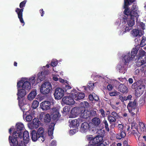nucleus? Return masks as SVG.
Instances as JSON below:
<instances>
[{
	"mask_svg": "<svg viewBox=\"0 0 146 146\" xmlns=\"http://www.w3.org/2000/svg\"><path fill=\"white\" fill-rule=\"evenodd\" d=\"M110 112L109 110H107L106 112V115H110Z\"/></svg>",
	"mask_w": 146,
	"mask_h": 146,
	"instance_id": "774afa93",
	"label": "nucleus"
},
{
	"mask_svg": "<svg viewBox=\"0 0 146 146\" xmlns=\"http://www.w3.org/2000/svg\"><path fill=\"white\" fill-rule=\"evenodd\" d=\"M112 108L113 109H115V110H116L117 109L118 107H116L114 105H112L111 106Z\"/></svg>",
	"mask_w": 146,
	"mask_h": 146,
	"instance_id": "338daca9",
	"label": "nucleus"
},
{
	"mask_svg": "<svg viewBox=\"0 0 146 146\" xmlns=\"http://www.w3.org/2000/svg\"><path fill=\"white\" fill-rule=\"evenodd\" d=\"M119 134L122 138H124L126 135V134L125 131L123 130L120 131Z\"/></svg>",
	"mask_w": 146,
	"mask_h": 146,
	"instance_id": "de8ad7c7",
	"label": "nucleus"
},
{
	"mask_svg": "<svg viewBox=\"0 0 146 146\" xmlns=\"http://www.w3.org/2000/svg\"><path fill=\"white\" fill-rule=\"evenodd\" d=\"M62 101L64 104L69 105H73L75 102L72 97L68 96L64 97L62 99Z\"/></svg>",
	"mask_w": 146,
	"mask_h": 146,
	"instance_id": "f3484780",
	"label": "nucleus"
},
{
	"mask_svg": "<svg viewBox=\"0 0 146 146\" xmlns=\"http://www.w3.org/2000/svg\"><path fill=\"white\" fill-rule=\"evenodd\" d=\"M15 129L13 127H11L9 130V133L11 134V131H14V130Z\"/></svg>",
	"mask_w": 146,
	"mask_h": 146,
	"instance_id": "680f3d73",
	"label": "nucleus"
},
{
	"mask_svg": "<svg viewBox=\"0 0 146 146\" xmlns=\"http://www.w3.org/2000/svg\"><path fill=\"white\" fill-rule=\"evenodd\" d=\"M139 127L140 131L144 132L146 130L145 124L142 122H140L139 123Z\"/></svg>",
	"mask_w": 146,
	"mask_h": 146,
	"instance_id": "2f4dec72",
	"label": "nucleus"
},
{
	"mask_svg": "<svg viewBox=\"0 0 146 146\" xmlns=\"http://www.w3.org/2000/svg\"><path fill=\"white\" fill-rule=\"evenodd\" d=\"M89 100L91 101H92L94 100V95L92 94H90L88 96Z\"/></svg>",
	"mask_w": 146,
	"mask_h": 146,
	"instance_id": "6e6d98bb",
	"label": "nucleus"
},
{
	"mask_svg": "<svg viewBox=\"0 0 146 146\" xmlns=\"http://www.w3.org/2000/svg\"><path fill=\"white\" fill-rule=\"evenodd\" d=\"M113 87L111 84H109L107 86V89L109 90H111L112 89Z\"/></svg>",
	"mask_w": 146,
	"mask_h": 146,
	"instance_id": "4d7b16f0",
	"label": "nucleus"
},
{
	"mask_svg": "<svg viewBox=\"0 0 146 146\" xmlns=\"http://www.w3.org/2000/svg\"><path fill=\"white\" fill-rule=\"evenodd\" d=\"M99 111L101 114V115L103 117H105V111L103 109L101 108L99 110Z\"/></svg>",
	"mask_w": 146,
	"mask_h": 146,
	"instance_id": "09e8293b",
	"label": "nucleus"
},
{
	"mask_svg": "<svg viewBox=\"0 0 146 146\" xmlns=\"http://www.w3.org/2000/svg\"><path fill=\"white\" fill-rule=\"evenodd\" d=\"M128 81L130 84H131L133 82V80L131 78H129L128 80Z\"/></svg>",
	"mask_w": 146,
	"mask_h": 146,
	"instance_id": "e2e57ef3",
	"label": "nucleus"
},
{
	"mask_svg": "<svg viewBox=\"0 0 146 146\" xmlns=\"http://www.w3.org/2000/svg\"><path fill=\"white\" fill-rule=\"evenodd\" d=\"M56 142L55 140H52L51 142L50 146H56Z\"/></svg>",
	"mask_w": 146,
	"mask_h": 146,
	"instance_id": "5fc2aeb1",
	"label": "nucleus"
},
{
	"mask_svg": "<svg viewBox=\"0 0 146 146\" xmlns=\"http://www.w3.org/2000/svg\"><path fill=\"white\" fill-rule=\"evenodd\" d=\"M64 89L65 90L66 92L68 94L72 95V93L74 92V90L75 89H73L72 90H71L72 87L69 85H65L64 87Z\"/></svg>",
	"mask_w": 146,
	"mask_h": 146,
	"instance_id": "7c9ffc66",
	"label": "nucleus"
},
{
	"mask_svg": "<svg viewBox=\"0 0 146 146\" xmlns=\"http://www.w3.org/2000/svg\"><path fill=\"white\" fill-rule=\"evenodd\" d=\"M16 130L13 132L16 133L23 137L22 133L24 131L25 127L23 124L21 123H18L16 125Z\"/></svg>",
	"mask_w": 146,
	"mask_h": 146,
	"instance_id": "dca6fc26",
	"label": "nucleus"
},
{
	"mask_svg": "<svg viewBox=\"0 0 146 146\" xmlns=\"http://www.w3.org/2000/svg\"><path fill=\"white\" fill-rule=\"evenodd\" d=\"M90 128L89 124L87 122H84L81 124L80 131L81 132L84 133L87 131Z\"/></svg>",
	"mask_w": 146,
	"mask_h": 146,
	"instance_id": "4be33fe9",
	"label": "nucleus"
},
{
	"mask_svg": "<svg viewBox=\"0 0 146 146\" xmlns=\"http://www.w3.org/2000/svg\"><path fill=\"white\" fill-rule=\"evenodd\" d=\"M83 87L84 88V92H88V90L90 91L92 90L94 87V83H89L88 85V86H83Z\"/></svg>",
	"mask_w": 146,
	"mask_h": 146,
	"instance_id": "473e14b6",
	"label": "nucleus"
},
{
	"mask_svg": "<svg viewBox=\"0 0 146 146\" xmlns=\"http://www.w3.org/2000/svg\"><path fill=\"white\" fill-rule=\"evenodd\" d=\"M40 13H41V16H43L44 14V12L42 9H40Z\"/></svg>",
	"mask_w": 146,
	"mask_h": 146,
	"instance_id": "052dcab7",
	"label": "nucleus"
},
{
	"mask_svg": "<svg viewBox=\"0 0 146 146\" xmlns=\"http://www.w3.org/2000/svg\"><path fill=\"white\" fill-rule=\"evenodd\" d=\"M94 138L92 140L93 143L97 144H102L103 141L104 135L101 134Z\"/></svg>",
	"mask_w": 146,
	"mask_h": 146,
	"instance_id": "412c9836",
	"label": "nucleus"
},
{
	"mask_svg": "<svg viewBox=\"0 0 146 146\" xmlns=\"http://www.w3.org/2000/svg\"><path fill=\"white\" fill-rule=\"evenodd\" d=\"M33 118V117L32 114L28 115L26 116V120L27 121H30L32 120Z\"/></svg>",
	"mask_w": 146,
	"mask_h": 146,
	"instance_id": "c03bdc74",
	"label": "nucleus"
},
{
	"mask_svg": "<svg viewBox=\"0 0 146 146\" xmlns=\"http://www.w3.org/2000/svg\"><path fill=\"white\" fill-rule=\"evenodd\" d=\"M70 110V108L69 106H66L64 107L62 111V113H65V114H67L69 113V111Z\"/></svg>",
	"mask_w": 146,
	"mask_h": 146,
	"instance_id": "4c0bfd02",
	"label": "nucleus"
},
{
	"mask_svg": "<svg viewBox=\"0 0 146 146\" xmlns=\"http://www.w3.org/2000/svg\"><path fill=\"white\" fill-rule=\"evenodd\" d=\"M145 24L143 22L139 23L137 25V28L139 30H141L143 32V31L145 29Z\"/></svg>",
	"mask_w": 146,
	"mask_h": 146,
	"instance_id": "c9c22d12",
	"label": "nucleus"
},
{
	"mask_svg": "<svg viewBox=\"0 0 146 146\" xmlns=\"http://www.w3.org/2000/svg\"><path fill=\"white\" fill-rule=\"evenodd\" d=\"M146 52L142 49L139 50L138 54L136 56L135 60H137V63L139 66L146 63Z\"/></svg>",
	"mask_w": 146,
	"mask_h": 146,
	"instance_id": "0eeeda50",
	"label": "nucleus"
},
{
	"mask_svg": "<svg viewBox=\"0 0 146 146\" xmlns=\"http://www.w3.org/2000/svg\"><path fill=\"white\" fill-rule=\"evenodd\" d=\"M88 113L90 115V117H94L97 116L96 111L94 110H91L89 111Z\"/></svg>",
	"mask_w": 146,
	"mask_h": 146,
	"instance_id": "ea45409f",
	"label": "nucleus"
},
{
	"mask_svg": "<svg viewBox=\"0 0 146 146\" xmlns=\"http://www.w3.org/2000/svg\"><path fill=\"white\" fill-rule=\"evenodd\" d=\"M139 48V46H135V47L132 49L131 51V54L130 52L126 54L123 57L125 62H129L131 60L135 61L136 56Z\"/></svg>",
	"mask_w": 146,
	"mask_h": 146,
	"instance_id": "20e7f679",
	"label": "nucleus"
},
{
	"mask_svg": "<svg viewBox=\"0 0 146 146\" xmlns=\"http://www.w3.org/2000/svg\"><path fill=\"white\" fill-rule=\"evenodd\" d=\"M23 141L24 143L25 144L27 143L30 139L29 133L27 131H24L22 133Z\"/></svg>",
	"mask_w": 146,
	"mask_h": 146,
	"instance_id": "b1692460",
	"label": "nucleus"
},
{
	"mask_svg": "<svg viewBox=\"0 0 146 146\" xmlns=\"http://www.w3.org/2000/svg\"><path fill=\"white\" fill-rule=\"evenodd\" d=\"M83 104L84 106L83 108H87L89 106V104L86 101L84 102Z\"/></svg>",
	"mask_w": 146,
	"mask_h": 146,
	"instance_id": "3c124183",
	"label": "nucleus"
},
{
	"mask_svg": "<svg viewBox=\"0 0 146 146\" xmlns=\"http://www.w3.org/2000/svg\"><path fill=\"white\" fill-rule=\"evenodd\" d=\"M80 111L77 107H74L71 110V113L72 117H76L80 113Z\"/></svg>",
	"mask_w": 146,
	"mask_h": 146,
	"instance_id": "c85d7f7f",
	"label": "nucleus"
},
{
	"mask_svg": "<svg viewBox=\"0 0 146 146\" xmlns=\"http://www.w3.org/2000/svg\"><path fill=\"white\" fill-rule=\"evenodd\" d=\"M53 80L55 81H57L58 80V78L56 76H54L53 77Z\"/></svg>",
	"mask_w": 146,
	"mask_h": 146,
	"instance_id": "69168bd1",
	"label": "nucleus"
},
{
	"mask_svg": "<svg viewBox=\"0 0 146 146\" xmlns=\"http://www.w3.org/2000/svg\"><path fill=\"white\" fill-rule=\"evenodd\" d=\"M74 92L72 93V96L76 101H79L83 99L85 97V94L78 92L76 90H74Z\"/></svg>",
	"mask_w": 146,
	"mask_h": 146,
	"instance_id": "9b49d317",
	"label": "nucleus"
},
{
	"mask_svg": "<svg viewBox=\"0 0 146 146\" xmlns=\"http://www.w3.org/2000/svg\"><path fill=\"white\" fill-rule=\"evenodd\" d=\"M119 93L117 92V91L112 92L110 93V95L111 96H115L119 95Z\"/></svg>",
	"mask_w": 146,
	"mask_h": 146,
	"instance_id": "49530a36",
	"label": "nucleus"
},
{
	"mask_svg": "<svg viewBox=\"0 0 146 146\" xmlns=\"http://www.w3.org/2000/svg\"><path fill=\"white\" fill-rule=\"evenodd\" d=\"M64 90L60 88H56L55 90L54 95L55 98L57 100H60L64 96Z\"/></svg>",
	"mask_w": 146,
	"mask_h": 146,
	"instance_id": "9d476101",
	"label": "nucleus"
},
{
	"mask_svg": "<svg viewBox=\"0 0 146 146\" xmlns=\"http://www.w3.org/2000/svg\"><path fill=\"white\" fill-rule=\"evenodd\" d=\"M69 121V122L72 123V127H78L79 125V122L76 119H74L73 120H71V121Z\"/></svg>",
	"mask_w": 146,
	"mask_h": 146,
	"instance_id": "72a5a7b5",
	"label": "nucleus"
},
{
	"mask_svg": "<svg viewBox=\"0 0 146 146\" xmlns=\"http://www.w3.org/2000/svg\"><path fill=\"white\" fill-rule=\"evenodd\" d=\"M26 2L27 1L26 0L21 2L19 5V7L21 9L17 8L15 10V12L18 15V18L19 19L20 22L21 23L23 24V26H24L25 24L23 18V12L24 10V8H23L25 7Z\"/></svg>",
	"mask_w": 146,
	"mask_h": 146,
	"instance_id": "6e6552de",
	"label": "nucleus"
},
{
	"mask_svg": "<svg viewBox=\"0 0 146 146\" xmlns=\"http://www.w3.org/2000/svg\"><path fill=\"white\" fill-rule=\"evenodd\" d=\"M36 90L35 89L33 90L28 95V98L29 100H32L36 96Z\"/></svg>",
	"mask_w": 146,
	"mask_h": 146,
	"instance_id": "c756f323",
	"label": "nucleus"
},
{
	"mask_svg": "<svg viewBox=\"0 0 146 146\" xmlns=\"http://www.w3.org/2000/svg\"><path fill=\"white\" fill-rule=\"evenodd\" d=\"M57 64V62L56 61H52L51 63V65L53 66H56Z\"/></svg>",
	"mask_w": 146,
	"mask_h": 146,
	"instance_id": "864d4df0",
	"label": "nucleus"
},
{
	"mask_svg": "<svg viewBox=\"0 0 146 146\" xmlns=\"http://www.w3.org/2000/svg\"><path fill=\"white\" fill-rule=\"evenodd\" d=\"M51 114V116L52 119L56 121L58 120L61 116L58 110L56 108L52 109Z\"/></svg>",
	"mask_w": 146,
	"mask_h": 146,
	"instance_id": "4468645a",
	"label": "nucleus"
},
{
	"mask_svg": "<svg viewBox=\"0 0 146 146\" xmlns=\"http://www.w3.org/2000/svg\"><path fill=\"white\" fill-rule=\"evenodd\" d=\"M80 117L85 119H87L88 117H90V115L88 113L89 111L86 110L85 108L83 107L81 108H80Z\"/></svg>",
	"mask_w": 146,
	"mask_h": 146,
	"instance_id": "aec40b11",
	"label": "nucleus"
},
{
	"mask_svg": "<svg viewBox=\"0 0 146 146\" xmlns=\"http://www.w3.org/2000/svg\"><path fill=\"white\" fill-rule=\"evenodd\" d=\"M97 144H95V143H93L92 142V143H90L89 144V146H96Z\"/></svg>",
	"mask_w": 146,
	"mask_h": 146,
	"instance_id": "0e129e2a",
	"label": "nucleus"
},
{
	"mask_svg": "<svg viewBox=\"0 0 146 146\" xmlns=\"http://www.w3.org/2000/svg\"><path fill=\"white\" fill-rule=\"evenodd\" d=\"M36 131L35 130H33L31 133V137L32 140L35 141L37 140L38 141V136Z\"/></svg>",
	"mask_w": 146,
	"mask_h": 146,
	"instance_id": "cd10ccee",
	"label": "nucleus"
},
{
	"mask_svg": "<svg viewBox=\"0 0 146 146\" xmlns=\"http://www.w3.org/2000/svg\"><path fill=\"white\" fill-rule=\"evenodd\" d=\"M119 90L121 92L125 93L128 92V88L124 84H121L118 87Z\"/></svg>",
	"mask_w": 146,
	"mask_h": 146,
	"instance_id": "bb28decb",
	"label": "nucleus"
},
{
	"mask_svg": "<svg viewBox=\"0 0 146 146\" xmlns=\"http://www.w3.org/2000/svg\"><path fill=\"white\" fill-rule=\"evenodd\" d=\"M108 119L110 124L112 122H115L116 121V118L111 115L108 116Z\"/></svg>",
	"mask_w": 146,
	"mask_h": 146,
	"instance_id": "58836bf2",
	"label": "nucleus"
},
{
	"mask_svg": "<svg viewBox=\"0 0 146 146\" xmlns=\"http://www.w3.org/2000/svg\"><path fill=\"white\" fill-rule=\"evenodd\" d=\"M103 123L105 127L106 130L108 131H110L108 125V123L106 120L105 119H104L103 121Z\"/></svg>",
	"mask_w": 146,
	"mask_h": 146,
	"instance_id": "79ce46f5",
	"label": "nucleus"
},
{
	"mask_svg": "<svg viewBox=\"0 0 146 146\" xmlns=\"http://www.w3.org/2000/svg\"><path fill=\"white\" fill-rule=\"evenodd\" d=\"M50 102L46 101L42 102L40 104V107L43 110H49L50 108Z\"/></svg>",
	"mask_w": 146,
	"mask_h": 146,
	"instance_id": "6ab92c4d",
	"label": "nucleus"
},
{
	"mask_svg": "<svg viewBox=\"0 0 146 146\" xmlns=\"http://www.w3.org/2000/svg\"><path fill=\"white\" fill-rule=\"evenodd\" d=\"M29 82L30 83L31 85V84H32L33 85H34L35 81V77L34 76L30 77L29 79Z\"/></svg>",
	"mask_w": 146,
	"mask_h": 146,
	"instance_id": "37998d69",
	"label": "nucleus"
},
{
	"mask_svg": "<svg viewBox=\"0 0 146 146\" xmlns=\"http://www.w3.org/2000/svg\"><path fill=\"white\" fill-rule=\"evenodd\" d=\"M23 137L20 134L15 132H13L12 136L10 135L9 140L11 146H25V144L23 141Z\"/></svg>",
	"mask_w": 146,
	"mask_h": 146,
	"instance_id": "7ed1b4c3",
	"label": "nucleus"
},
{
	"mask_svg": "<svg viewBox=\"0 0 146 146\" xmlns=\"http://www.w3.org/2000/svg\"><path fill=\"white\" fill-rule=\"evenodd\" d=\"M44 132V129L42 127L39 128L36 132L37 135H38V136L39 138L38 141L40 142H43L45 139Z\"/></svg>",
	"mask_w": 146,
	"mask_h": 146,
	"instance_id": "ddd939ff",
	"label": "nucleus"
},
{
	"mask_svg": "<svg viewBox=\"0 0 146 146\" xmlns=\"http://www.w3.org/2000/svg\"><path fill=\"white\" fill-rule=\"evenodd\" d=\"M131 34L133 37H137V38L143 35V33L141 30H139L137 29H133L131 32Z\"/></svg>",
	"mask_w": 146,
	"mask_h": 146,
	"instance_id": "a211bd4d",
	"label": "nucleus"
},
{
	"mask_svg": "<svg viewBox=\"0 0 146 146\" xmlns=\"http://www.w3.org/2000/svg\"><path fill=\"white\" fill-rule=\"evenodd\" d=\"M119 99H120L122 102H123V97L121 95H120L119 96Z\"/></svg>",
	"mask_w": 146,
	"mask_h": 146,
	"instance_id": "13d9d810",
	"label": "nucleus"
},
{
	"mask_svg": "<svg viewBox=\"0 0 146 146\" xmlns=\"http://www.w3.org/2000/svg\"><path fill=\"white\" fill-rule=\"evenodd\" d=\"M131 87L133 89H135V95L137 96H141L145 89V86L139 84V81L134 83Z\"/></svg>",
	"mask_w": 146,
	"mask_h": 146,
	"instance_id": "423d86ee",
	"label": "nucleus"
},
{
	"mask_svg": "<svg viewBox=\"0 0 146 146\" xmlns=\"http://www.w3.org/2000/svg\"><path fill=\"white\" fill-rule=\"evenodd\" d=\"M39 125L38 119V118H34L32 123H29L28 126L31 129L36 128Z\"/></svg>",
	"mask_w": 146,
	"mask_h": 146,
	"instance_id": "5701e85b",
	"label": "nucleus"
},
{
	"mask_svg": "<svg viewBox=\"0 0 146 146\" xmlns=\"http://www.w3.org/2000/svg\"><path fill=\"white\" fill-rule=\"evenodd\" d=\"M39 104L37 100H34L33 102L32 107L33 109H35L38 107Z\"/></svg>",
	"mask_w": 146,
	"mask_h": 146,
	"instance_id": "a19ab883",
	"label": "nucleus"
},
{
	"mask_svg": "<svg viewBox=\"0 0 146 146\" xmlns=\"http://www.w3.org/2000/svg\"><path fill=\"white\" fill-rule=\"evenodd\" d=\"M51 120V117L48 114H47L44 115V118L42 121L44 122L48 123L50 122Z\"/></svg>",
	"mask_w": 146,
	"mask_h": 146,
	"instance_id": "f704fd0d",
	"label": "nucleus"
},
{
	"mask_svg": "<svg viewBox=\"0 0 146 146\" xmlns=\"http://www.w3.org/2000/svg\"><path fill=\"white\" fill-rule=\"evenodd\" d=\"M136 44L139 46V47H143L146 44V37L143 36L141 40L138 38H136L134 40Z\"/></svg>",
	"mask_w": 146,
	"mask_h": 146,
	"instance_id": "2eb2a0df",
	"label": "nucleus"
},
{
	"mask_svg": "<svg viewBox=\"0 0 146 146\" xmlns=\"http://www.w3.org/2000/svg\"><path fill=\"white\" fill-rule=\"evenodd\" d=\"M123 62L118 64L117 66V69L119 70V72L120 73L124 74L126 68V66L127 64L129 62H126L125 60L123 57L122 58Z\"/></svg>",
	"mask_w": 146,
	"mask_h": 146,
	"instance_id": "f8f14e48",
	"label": "nucleus"
},
{
	"mask_svg": "<svg viewBox=\"0 0 146 146\" xmlns=\"http://www.w3.org/2000/svg\"><path fill=\"white\" fill-rule=\"evenodd\" d=\"M17 86L18 89V92L17 95L18 96L17 100H18L19 104L20 106L23 105L21 101V98L25 96L26 94V90H29L31 88L30 83L28 81H25L24 80H21L17 83Z\"/></svg>",
	"mask_w": 146,
	"mask_h": 146,
	"instance_id": "f03ea898",
	"label": "nucleus"
},
{
	"mask_svg": "<svg viewBox=\"0 0 146 146\" xmlns=\"http://www.w3.org/2000/svg\"><path fill=\"white\" fill-rule=\"evenodd\" d=\"M52 86L50 83L48 82H44L41 85L40 90L41 93L44 95L49 93L52 91Z\"/></svg>",
	"mask_w": 146,
	"mask_h": 146,
	"instance_id": "1a4fd4ad",
	"label": "nucleus"
},
{
	"mask_svg": "<svg viewBox=\"0 0 146 146\" xmlns=\"http://www.w3.org/2000/svg\"><path fill=\"white\" fill-rule=\"evenodd\" d=\"M94 100L95 101H98L99 99V97L97 95L95 94H94Z\"/></svg>",
	"mask_w": 146,
	"mask_h": 146,
	"instance_id": "603ef678",
	"label": "nucleus"
},
{
	"mask_svg": "<svg viewBox=\"0 0 146 146\" xmlns=\"http://www.w3.org/2000/svg\"><path fill=\"white\" fill-rule=\"evenodd\" d=\"M111 116L114 117L117 119H118L119 117V115L115 111H113L111 113Z\"/></svg>",
	"mask_w": 146,
	"mask_h": 146,
	"instance_id": "a18cd8bd",
	"label": "nucleus"
},
{
	"mask_svg": "<svg viewBox=\"0 0 146 146\" xmlns=\"http://www.w3.org/2000/svg\"><path fill=\"white\" fill-rule=\"evenodd\" d=\"M117 127L118 128V129L120 130V131H121L123 130V125L122 124H119L117 125Z\"/></svg>",
	"mask_w": 146,
	"mask_h": 146,
	"instance_id": "8fccbe9b",
	"label": "nucleus"
},
{
	"mask_svg": "<svg viewBox=\"0 0 146 146\" xmlns=\"http://www.w3.org/2000/svg\"><path fill=\"white\" fill-rule=\"evenodd\" d=\"M137 102L136 99L134 100L133 101H130L127 106V108L129 112L133 117L135 116L138 111Z\"/></svg>",
	"mask_w": 146,
	"mask_h": 146,
	"instance_id": "39448f33",
	"label": "nucleus"
},
{
	"mask_svg": "<svg viewBox=\"0 0 146 146\" xmlns=\"http://www.w3.org/2000/svg\"><path fill=\"white\" fill-rule=\"evenodd\" d=\"M116 138L118 139H121L122 137H121V135L118 134H117L116 135Z\"/></svg>",
	"mask_w": 146,
	"mask_h": 146,
	"instance_id": "bf43d9fd",
	"label": "nucleus"
},
{
	"mask_svg": "<svg viewBox=\"0 0 146 146\" xmlns=\"http://www.w3.org/2000/svg\"><path fill=\"white\" fill-rule=\"evenodd\" d=\"M135 0H124V9L125 10L123 11L124 14L127 17L123 16L122 17L123 21L125 22L126 27L125 31L123 33H125L127 32H129L131 29V27L135 24V20L137 21L139 15L137 13V10L135 9L136 5H133V9L131 10L128 8V6L130 5V2L132 3Z\"/></svg>",
	"mask_w": 146,
	"mask_h": 146,
	"instance_id": "f257e3e1",
	"label": "nucleus"
},
{
	"mask_svg": "<svg viewBox=\"0 0 146 146\" xmlns=\"http://www.w3.org/2000/svg\"><path fill=\"white\" fill-rule=\"evenodd\" d=\"M38 78L41 81L43 80L45 78V76L44 73L41 72H39L38 74Z\"/></svg>",
	"mask_w": 146,
	"mask_h": 146,
	"instance_id": "e433bc0d",
	"label": "nucleus"
},
{
	"mask_svg": "<svg viewBox=\"0 0 146 146\" xmlns=\"http://www.w3.org/2000/svg\"><path fill=\"white\" fill-rule=\"evenodd\" d=\"M92 123L95 127H99L101 123L100 119L98 117H94L92 120Z\"/></svg>",
	"mask_w": 146,
	"mask_h": 146,
	"instance_id": "393cba45",
	"label": "nucleus"
},
{
	"mask_svg": "<svg viewBox=\"0 0 146 146\" xmlns=\"http://www.w3.org/2000/svg\"><path fill=\"white\" fill-rule=\"evenodd\" d=\"M55 124V123L52 122L49 125L48 131V134L49 135L51 136L52 135Z\"/></svg>",
	"mask_w": 146,
	"mask_h": 146,
	"instance_id": "a878e982",
	"label": "nucleus"
}]
</instances>
